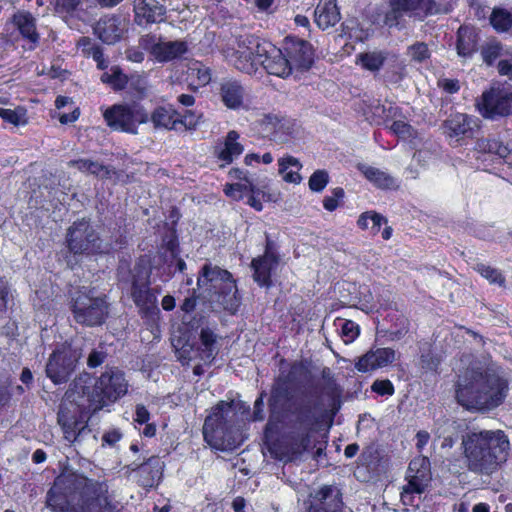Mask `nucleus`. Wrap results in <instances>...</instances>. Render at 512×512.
Segmentation results:
<instances>
[{"instance_id": "nucleus-1", "label": "nucleus", "mask_w": 512, "mask_h": 512, "mask_svg": "<svg viewBox=\"0 0 512 512\" xmlns=\"http://www.w3.org/2000/svg\"><path fill=\"white\" fill-rule=\"evenodd\" d=\"M45 504L53 512H122L110 500L106 481L78 473L58 476L46 494Z\"/></svg>"}, {"instance_id": "nucleus-2", "label": "nucleus", "mask_w": 512, "mask_h": 512, "mask_svg": "<svg viewBox=\"0 0 512 512\" xmlns=\"http://www.w3.org/2000/svg\"><path fill=\"white\" fill-rule=\"evenodd\" d=\"M127 390L128 383L123 372L117 368H108L95 381L88 373L80 374L70 384L66 396L79 407L94 413L117 401Z\"/></svg>"}, {"instance_id": "nucleus-3", "label": "nucleus", "mask_w": 512, "mask_h": 512, "mask_svg": "<svg viewBox=\"0 0 512 512\" xmlns=\"http://www.w3.org/2000/svg\"><path fill=\"white\" fill-rule=\"evenodd\" d=\"M466 467L480 475H491L507 460L510 444L501 430L471 431L461 438Z\"/></svg>"}, {"instance_id": "nucleus-4", "label": "nucleus", "mask_w": 512, "mask_h": 512, "mask_svg": "<svg viewBox=\"0 0 512 512\" xmlns=\"http://www.w3.org/2000/svg\"><path fill=\"white\" fill-rule=\"evenodd\" d=\"M507 390L506 380L495 373L472 368L459 377L456 399L467 409H491L503 402Z\"/></svg>"}, {"instance_id": "nucleus-5", "label": "nucleus", "mask_w": 512, "mask_h": 512, "mask_svg": "<svg viewBox=\"0 0 512 512\" xmlns=\"http://www.w3.org/2000/svg\"><path fill=\"white\" fill-rule=\"evenodd\" d=\"M321 406V394L317 389H305L292 399L291 412L295 416V426L298 432L293 437L289 460L296 459L309 448L311 433L318 423V412L321 410Z\"/></svg>"}, {"instance_id": "nucleus-6", "label": "nucleus", "mask_w": 512, "mask_h": 512, "mask_svg": "<svg viewBox=\"0 0 512 512\" xmlns=\"http://www.w3.org/2000/svg\"><path fill=\"white\" fill-rule=\"evenodd\" d=\"M389 7L384 24L390 28L398 26L404 15L422 21L431 15L448 13L451 9L449 2L437 0H389Z\"/></svg>"}, {"instance_id": "nucleus-7", "label": "nucleus", "mask_w": 512, "mask_h": 512, "mask_svg": "<svg viewBox=\"0 0 512 512\" xmlns=\"http://www.w3.org/2000/svg\"><path fill=\"white\" fill-rule=\"evenodd\" d=\"M72 301V312L77 323L87 326L101 325L108 315L105 297L96 296L93 290L86 287L75 292Z\"/></svg>"}, {"instance_id": "nucleus-8", "label": "nucleus", "mask_w": 512, "mask_h": 512, "mask_svg": "<svg viewBox=\"0 0 512 512\" xmlns=\"http://www.w3.org/2000/svg\"><path fill=\"white\" fill-rule=\"evenodd\" d=\"M231 414L234 415L232 402L220 401L205 419L203 436L205 441L215 449L232 448L231 443L226 442V435L231 428Z\"/></svg>"}, {"instance_id": "nucleus-9", "label": "nucleus", "mask_w": 512, "mask_h": 512, "mask_svg": "<svg viewBox=\"0 0 512 512\" xmlns=\"http://www.w3.org/2000/svg\"><path fill=\"white\" fill-rule=\"evenodd\" d=\"M103 117L110 128L129 134H137L138 125L149 120L148 112L138 103L115 104L104 111Z\"/></svg>"}, {"instance_id": "nucleus-10", "label": "nucleus", "mask_w": 512, "mask_h": 512, "mask_svg": "<svg viewBox=\"0 0 512 512\" xmlns=\"http://www.w3.org/2000/svg\"><path fill=\"white\" fill-rule=\"evenodd\" d=\"M66 242L73 254H95L109 251L86 219L75 221L67 230Z\"/></svg>"}, {"instance_id": "nucleus-11", "label": "nucleus", "mask_w": 512, "mask_h": 512, "mask_svg": "<svg viewBox=\"0 0 512 512\" xmlns=\"http://www.w3.org/2000/svg\"><path fill=\"white\" fill-rule=\"evenodd\" d=\"M118 278L121 283L131 284V297L137 307L146 312L156 308L157 298L148 287L149 275L146 270L135 267L130 271L128 267L120 265Z\"/></svg>"}, {"instance_id": "nucleus-12", "label": "nucleus", "mask_w": 512, "mask_h": 512, "mask_svg": "<svg viewBox=\"0 0 512 512\" xmlns=\"http://www.w3.org/2000/svg\"><path fill=\"white\" fill-rule=\"evenodd\" d=\"M82 356L80 346H63L61 349L54 351L46 364L47 377L54 384L67 382Z\"/></svg>"}, {"instance_id": "nucleus-13", "label": "nucleus", "mask_w": 512, "mask_h": 512, "mask_svg": "<svg viewBox=\"0 0 512 512\" xmlns=\"http://www.w3.org/2000/svg\"><path fill=\"white\" fill-rule=\"evenodd\" d=\"M267 42L261 43L255 36H241L232 54V62L236 69L252 74L261 63V57L266 53Z\"/></svg>"}, {"instance_id": "nucleus-14", "label": "nucleus", "mask_w": 512, "mask_h": 512, "mask_svg": "<svg viewBox=\"0 0 512 512\" xmlns=\"http://www.w3.org/2000/svg\"><path fill=\"white\" fill-rule=\"evenodd\" d=\"M480 114L489 119L512 114V91L505 87H492L484 92L477 103Z\"/></svg>"}, {"instance_id": "nucleus-15", "label": "nucleus", "mask_w": 512, "mask_h": 512, "mask_svg": "<svg viewBox=\"0 0 512 512\" xmlns=\"http://www.w3.org/2000/svg\"><path fill=\"white\" fill-rule=\"evenodd\" d=\"M217 335L208 327L201 328L199 334V344L183 346L180 351V358L188 361L200 360L204 364H210L219 352Z\"/></svg>"}, {"instance_id": "nucleus-16", "label": "nucleus", "mask_w": 512, "mask_h": 512, "mask_svg": "<svg viewBox=\"0 0 512 512\" xmlns=\"http://www.w3.org/2000/svg\"><path fill=\"white\" fill-rule=\"evenodd\" d=\"M408 482L403 487L402 499L405 501L407 495L412 493H422L431 480L430 462L426 457H418L413 459L408 467Z\"/></svg>"}, {"instance_id": "nucleus-17", "label": "nucleus", "mask_w": 512, "mask_h": 512, "mask_svg": "<svg viewBox=\"0 0 512 512\" xmlns=\"http://www.w3.org/2000/svg\"><path fill=\"white\" fill-rule=\"evenodd\" d=\"M141 45L149 50L156 61L160 63L170 62L180 58L188 51L185 41H158L154 42L153 36H145L141 39Z\"/></svg>"}, {"instance_id": "nucleus-18", "label": "nucleus", "mask_w": 512, "mask_h": 512, "mask_svg": "<svg viewBox=\"0 0 512 512\" xmlns=\"http://www.w3.org/2000/svg\"><path fill=\"white\" fill-rule=\"evenodd\" d=\"M284 50L292 70L307 71L314 61L312 46L305 40L287 37Z\"/></svg>"}, {"instance_id": "nucleus-19", "label": "nucleus", "mask_w": 512, "mask_h": 512, "mask_svg": "<svg viewBox=\"0 0 512 512\" xmlns=\"http://www.w3.org/2000/svg\"><path fill=\"white\" fill-rule=\"evenodd\" d=\"M261 126L276 143H287L298 131L295 120L277 115H266L261 121Z\"/></svg>"}, {"instance_id": "nucleus-20", "label": "nucleus", "mask_w": 512, "mask_h": 512, "mask_svg": "<svg viewBox=\"0 0 512 512\" xmlns=\"http://www.w3.org/2000/svg\"><path fill=\"white\" fill-rule=\"evenodd\" d=\"M479 128V120L464 113L453 114L443 122L444 133L450 138L473 137Z\"/></svg>"}, {"instance_id": "nucleus-21", "label": "nucleus", "mask_w": 512, "mask_h": 512, "mask_svg": "<svg viewBox=\"0 0 512 512\" xmlns=\"http://www.w3.org/2000/svg\"><path fill=\"white\" fill-rule=\"evenodd\" d=\"M266 53L261 57L260 66H262L269 74L285 78L292 73L286 55L282 51L267 43Z\"/></svg>"}, {"instance_id": "nucleus-22", "label": "nucleus", "mask_w": 512, "mask_h": 512, "mask_svg": "<svg viewBox=\"0 0 512 512\" xmlns=\"http://www.w3.org/2000/svg\"><path fill=\"white\" fill-rule=\"evenodd\" d=\"M340 489L334 485L322 486L314 495L313 512H340L343 506Z\"/></svg>"}, {"instance_id": "nucleus-23", "label": "nucleus", "mask_w": 512, "mask_h": 512, "mask_svg": "<svg viewBox=\"0 0 512 512\" xmlns=\"http://www.w3.org/2000/svg\"><path fill=\"white\" fill-rule=\"evenodd\" d=\"M134 12L138 25L152 24L165 20L166 8L157 0H134Z\"/></svg>"}, {"instance_id": "nucleus-24", "label": "nucleus", "mask_w": 512, "mask_h": 512, "mask_svg": "<svg viewBox=\"0 0 512 512\" xmlns=\"http://www.w3.org/2000/svg\"><path fill=\"white\" fill-rule=\"evenodd\" d=\"M395 350L392 348H378L370 350L358 358L355 367L360 372H368L385 367L395 361Z\"/></svg>"}, {"instance_id": "nucleus-25", "label": "nucleus", "mask_w": 512, "mask_h": 512, "mask_svg": "<svg viewBox=\"0 0 512 512\" xmlns=\"http://www.w3.org/2000/svg\"><path fill=\"white\" fill-rule=\"evenodd\" d=\"M304 373V367L297 364L292 365L288 373H281L273 386L272 398L277 401L292 399V390Z\"/></svg>"}, {"instance_id": "nucleus-26", "label": "nucleus", "mask_w": 512, "mask_h": 512, "mask_svg": "<svg viewBox=\"0 0 512 512\" xmlns=\"http://www.w3.org/2000/svg\"><path fill=\"white\" fill-rule=\"evenodd\" d=\"M270 243H267V249L262 257L254 259L251 266L254 270L253 278L260 286H269L271 284V271L277 266V256L269 251Z\"/></svg>"}, {"instance_id": "nucleus-27", "label": "nucleus", "mask_w": 512, "mask_h": 512, "mask_svg": "<svg viewBox=\"0 0 512 512\" xmlns=\"http://www.w3.org/2000/svg\"><path fill=\"white\" fill-rule=\"evenodd\" d=\"M336 0H319L314 10V21L322 29H328L340 21Z\"/></svg>"}, {"instance_id": "nucleus-28", "label": "nucleus", "mask_w": 512, "mask_h": 512, "mask_svg": "<svg viewBox=\"0 0 512 512\" xmlns=\"http://www.w3.org/2000/svg\"><path fill=\"white\" fill-rule=\"evenodd\" d=\"M94 31L101 41L107 44H113L120 40L125 28L119 18L109 17L100 20L95 26Z\"/></svg>"}, {"instance_id": "nucleus-29", "label": "nucleus", "mask_w": 512, "mask_h": 512, "mask_svg": "<svg viewBox=\"0 0 512 512\" xmlns=\"http://www.w3.org/2000/svg\"><path fill=\"white\" fill-rule=\"evenodd\" d=\"M479 34L475 28L461 26L457 33V53L460 57L467 58L477 51Z\"/></svg>"}, {"instance_id": "nucleus-30", "label": "nucleus", "mask_w": 512, "mask_h": 512, "mask_svg": "<svg viewBox=\"0 0 512 512\" xmlns=\"http://www.w3.org/2000/svg\"><path fill=\"white\" fill-rule=\"evenodd\" d=\"M232 278V275L227 270L221 269L218 266L205 264L202 267L201 274L198 277L197 285L199 287L210 284L209 291L218 289L223 283Z\"/></svg>"}, {"instance_id": "nucleus-31", "label": "nucleus", "mask_w": 512, "mask_h": 512, "mask_svg": "<svg viewBox=\"0 0 512 512\" xmlns=\"http://www.w3.org/2000/svg\"><path fill=\"white\" fill-rule=\"evenodd\" d=\"M214 292L216 294V301L223 309L230 312L236 311L239 299L237 297V287L232 278L219 286L218 289H215Z\"/></svg>"}, {"instance_id": "nucleus-32", "label": "nucleus", "mask_w": 512, "mask_h": 512, "mask_svg": "<svg viewBox=\"0 0 512 512\" xmlns=\"http://www.w3.org/2000/svg\"><path fill=\"white\" fill-rule=\"evenodd\" d=\"M13 23L20 34L29 42L36 44L39 40V34L36 31L35 18L27 11H18L13 16Z\"/></svg>"}, {"instance_id": "nucleus-33", "label": "nucleus", "mask_w": 512, "mask_h": 512, "mask_svg": "<svg viewBox=\"0 0 512 512\" xmlns=\"http://www.w3.org/2000/svg\"><path fill=\"white\" fill-rule=\"evenodd\" d=\"M364 176L380 189H392L397 187L396 180L388 173L364 164L358 165Z\"/></svg>"}, {"instance_id": "nucleus-34", "label": "nucleus", "mask_w": 512, "mask_h": 512, "mask_svg": "<svg viewBox=\"0 0 512 512\" xmlns=\"http://www.w3.org/2000/svg\"><path fill=\"white\" fill-rule=\"evenodd\" d=\"M137 470L141 477L140 482L142 486L151 487L160 478V460L158 457L152 456L146 462L140 464Z\"/></svg>"}, {"instance_id": "nucleus-35", "label": "nucleus", "mask_w": 512, "mask_h": 512, "mask_svg": "<svg viewBox=\"0 0 512 512\" xmlns=\"http://www.w3.org/2000/svg\"><path fill=\"white\" fill-rule=\"evenodd\" d=\"M175 110L159 106L154 109L150 116V120L156 129L176 130L178 118Z\"/></svg>"}, {"instance_id": "nucleus-36", "label": "nucleus", "mask_w": 512, "mask_h": 512, "mask_svg": "<svg viewBox=\"0 0 512 512\" xmlns=\"http://www.w3.org/2000/svg\"><path fill=\"white\" fill-rule=\"evenodd\" d=\"M221 98L231 109L239 108L243 102V88L236 81H228L221 85Z\"/></svg>"}, {"instance_id": "nucleus-37", "label": "nucleus", "mask_w": 512, "mask_h": 512, "mask_svg": "<svg viewBox=\"0 0 512 512\" xmlns=\"http://www.w3.org/2000/svg\"><path fill=\"white\" fill-rule=\"evenodd\" d=\"M239 134L235 130L228 132L224 147L218 152V158L231 163L234 157L239 156L243 152V146L238 142Z\"/></svg>"}, {"instance_id": "nucleus-38", "label": "nucleus", "mask_w": 512, "mask_h": 512, "mask_svg": "<svg viewBox=\"0 0 512 512\" xmlns=\"http://www.w3.org/2000/svg\"><path fill=\"white\" fill-rule=\"evenodd\" d=\"M279 173L283 180L289 183L298 184L301 181V175L298 171H287L289 167H296L298 170L302 167L299 160L293 156H286L278 160Z\"/></svg>"}, {"instance_id": "nucleus-39", "label": "nucleus", "mask_w": 512, "mask_h": 512, "mask_svg": "<svg viewBox=\"0 0 512 512\" xmlns=\"http://www.w3.org/2000/svg\"><path fill=\"white\" fill-rule=\"evenodd\" d=\"M383 223L386 224L387 219L375 211L364 212L357 220L359 228L362 230L370 229L373 235H376L380 231Z\"/></svg>"}, {"instance_id": "nucleus-40", "label": "nucleus", "mask_w": 512, "mask_h": 512, "mask_svg": "<svg viewBox=\"0 0 512 512\" xmlns=\"http://www.w3.org/2000/svg\"><path fill=\"white\" fill-rule=\"evenodd\" d=\"M130 92L138 100L146 98L149 94V83L145 75L134 73L128 77V84Z\"/></svg>"}, {"instance_id": "nucleus-41", "label": "nucleus", "mask_w": 512, "mask_h": 512, "mask_svg": "<svg viewBox=\"0 0 512 512\" xmlns=\"http://www.w3.org/2000/svg\"><path fill=\"white\" fill-rule=\"evenodd\" d=\"M128 77L118 66L111 67L109 72L101 76L103 83L110 85L114 90H123L128 84Z\"/></svg>"}, {"instance_id": "nucleus-42", "label": "nucleus", "mask_w": 512, "mask_h": 512, "mask_svg": "<svg viewBox=\"0 0 512 512\" xmlns=\"http://www.w3.org/2000/svg\"><path fill=\"white\" fill-rule=\"evenodd\" d=\"M57 420L62 426L67 439H70L71 437L76 438L75 429L77 428L78 423L75 416L72 415L70 410L64 405H61L59 408Z\"/></svg>"}, {"instance_id": "nucleus-43", "label": "nucleus", "mask_w": 512, "mask_h": 512, "mask_svg": "<svg viewBox=\"0 0 512 512\" xmlns=\"http://www.w3.org/2000/svg\"><path fill=\"white\" fill-rule=\"evenodd\" d=\"M361 65L370 71H378L386 60V55L380 51L361 53L358 55Z\"/></svg>"}, {"instance_id": "nucleus-44", "label": "nucleus", "mask_w": 512, "mask_h": 512, "mask_svg": "<svg viewBox=\"0 0 512 512\" xmlns=\"http://www.w3.org/2000/svg\"><path fill=\"white\" fill-rule=\"evenodd\" d=\"M187 74L189 78L196 80L198 86H205L211 80L209 68L198 61L192 62L189 65Z\"/></svg>"}, {"instance_id": "nucleus-45", "label": "nucleus", "mask_w": 512, "mask_h": 512, "mask_svg": "<svg viewBox=\"0 0 512 512\" xmlns=\"http://www.w3.org/2000/svg\"><path fill=\"white\" fill-rule=\"evenodd\" d=\"M490 22L497 31L505 32L512 26V15L505 9H494Z\"/></svg>"}, {"instance_id": "nucleus-46", "label": "nucleus", "mask_w": 512, "mask_h": 512, "mask_svg": "<svg viewBox=\"0 0 512 512\" xmlns=\"http://www.w3.org/2000/svg\"><path fill=\"white\" fill-rule=\"evenodd\" d=\"M505 148L502 142L496 138L491 137H480L475 142L474 149L478 152L491 153L497 156L500 155V149Z\"/></svg>"}, {"instance_id": "nucleus-47", "label": "nucleus", "mask_w": 512, "mask_h": 512, "mask_svg": "<svg viewBox=\"0 0 512 512\" xmlns=\"http://www.w3.org/2000/svg\"><path fill=\"white\" fill-rule=\"evenodd\" d=\"M458 426L455 421H446L443 431H440V429L437 430L438 437L443 438L441 443L442 448H452L457 442L458 437L454 435V432H456Z\"/></svg>"}, {"instance_id": "nucleus-48", "label": "nucleus", "mask_w": 512, "mask_h": 512, "mask_svg": "<svg viewBox=\"0 0 512 512\" xmlns=\"http://www.w3.org/2000/svg\"><path fill=\"white\" fill-rule=\"evenodd\" d=\"M483 60L491 65L497 58L503 57L507 53L503 51L502 45L497 41H490L481 50Z\"/></svg>"}, {"instance_id": "nucleus-49", "label": "nucleus", "mask_w": 512, "mask_h": 512, "mask_svg": "<svg viewBox=\"0 0 512 512\" xmlns=\"http://www.w3.org/2000/svg\"><path fill=\"white\" fill-rule=\"evenodd\" d=\"M0 117L15 126L25 125L27 123L26 111L23 108L14 110L0 108Z\"/></svg>"}, {"instance_id": "nucleus-50", "label": "nucleus", "mask_w": 512, "mask_h": 512, "mask_svg": "<svg viewBox=\"0 0 512 512\" xmlns=\"http://www.w3.org/2000/svg\"><path fill=\"white\" fill-rule=\"evenodd\" d=\"M329 182L328 172L316 170L309 178V188L314 192H321Z\"/></svg>"}, {"instance_id": "nucleus-51", "label": "nucleus", "mask_w": 512, "mask_h": 512, "mask_svg": "<svg viewBox=\"0 0 512 512\" xmlns=\"http://www.w3.org/2000/svg\"><path fill=\"white\" fill-rule=\"evenodd\" d=\"M88 173L101 179H110L117 175V172L110 166H105L98 161L92 160H90V164H88Z\"/></svg>"}, {"instance_id": "nucleus-52", "label": "nucleus", "mask_w": 512, "mask_h": 512, "mask_svg": "<svg viewBox=\"0 0 512 512\" xmlns=\"http://www.w3.org/2000/svg\"><path fill=\"white\" fill-rule=\"evenodd\" d=\"M476 270L491 283L503 286L505 278L498 270L491 268L490 266H486L485 264H477Z\"/></svg>"}, {"instance_id": "nucleus-53", "label": "nucleus", "mask_w": 512, "mask_h": 512, "mask_svg": "<svg viewBox=\"0 0 512 512\" xmlns=\"http://www.w3.org/2000/svg\"><path fill=\"white\" fill-rule=\"evenodd\" d=\"M408 54L413 60L417 62H423L430 57V51L427 44L424 42H417L409 46Z\"/></svg>"}, {"instance_id": "nucleus-54", "label": "nucleus", "mask_w": 512, "mask_h": 512, "mask_svg": "<svg viewBox=\"0 0 512 512\" xmlns=\"http://www.w3.org/2000/svg\"><path fill=\"white\" fill-rule=\"evenodd\" d=\"M390 129L394 134L403 139L412 138L415 136L416 133L414 128L410 124L403 121H394L390 126Z\"/></svg>"}, {"instance_id": "nucleus-55", "label": "nucleus", "mask_w": 512, "mask_h": 512, "mask_svg": "<svg viewBox=\"0 0 512 512\" xmlns=\"http://www.w3.org/2000/svg\"><path fill=\"white\" fill-rule=\"evenodd\" d=\"M341 333L344 342L350 343L358 336L359 329L358 326L353 321L345 320L342 323Z\"/></svg>"}, {"instance_id": "nucleus-56", "label": "nucleus", "mask_w": 512, "mask_h": 512, "mask_svg": "<svg viewBox=\"0 0 512 512\" xmlns=\"http://www.w3.org/2000/svg\"><path fill=\"white\" fill-rule=\"evenodd\" d=\"M344 190L342 188H335L333 196H326L323 199V206L328 211H334L338 207V200L343 198Z\"/></svg>"}, {"instance_id": "nucleus-57", "label": "nucleus", "mask_w": 512, "mask_h": 512, "mask_svg": "<svg viewBox=\"0 0 512 512\" xmlns=\"http://www.w3.org/2000/svg\"><path fill=\"white\" fill-rule=\"evenodd\" d=\"M55 9L59 13H72L81 3V0H54Z\"/></svg>"}, {"instance_id": "nucleus-58", "label": "nucleus", "mask_w": 512, "mask_h": 512, "mask_svg": "<svg viewBox=\"0 0 512 512\" xmlns=\"http://www.w3.org/2000/svg\"><path fill=\"white\" fill-rule=\"evenodd\" d=\"M372 390L379 395H392L394 387L390 380H376L372 384Z\"/></svg>"}, {"instance_id": "nucleus-59", "label": "nucleus", "mask_w": 512, "mask_h": 512, "mask_svg": "<svg viewBox=\"0 0 512 512\" xmlns=\"http://www.w3.org/2000/svg\"><path fill=\"white\" fill-rule=\"evenodd\" d=\"M107 353L103 350H92L87 358V365L90 368H96L104 363Z\"/></svg>"}, {"instance_id": "nucleus-60", "label": "nucleus", "mask_w": 512, "mask_h": 512, "mask_svg": "<svg viewBox=\"0 0 512 512\" xmlns=\"http://www.w3.org/2000/svg\"><path fill=\"white\" fill-rule=\"evenodd\" d=\"M420 363L423 369L433 371L436 370L440 364V359L429 352L421 356Z\"/></svg>"}, {"instance_id": "nucleus-61", "label": "nucleus", "mask_w": 512, "mask_h": 512, "mask_svg": "<svg viewBox=\"0 0 512 512\" xmlns=\"http://www.w3.org/2000/svg\"><path fill=\"white\" fill-rule=\"evenodd\" d=\"M10 297V289L7 281L0 277V311L7 308V304Z\"/></svg>"}, {"instance_id": "nucleus-62", "label": "nucleus", "mask_w": 512, "mask_h": 512, "mask_svg": "<svg viewBox=\"0 0 512 512\" xmlns=\"http://www.w3.org/2000/svg\"><path fill=\"white\" fill-rule=\"evenodd\" d=\"M201 116H195L192 111H187L182 119H178V124L183 125L186 129L193 130L199 123Z\"/></svg>"}, {"instance_id": "nucleus-63", "label": "nucleus", "mask_w": 512, "mask_h": 512, "mask_svg": "<svg viewBox=\"0 0 512 512\" xmlns=\"http://www.w3.org/2000/svg\"><path fill=\"white\" fill-rule=\"evenodd\" d=\"M122 437V434L117 429H112L103 434L102 440L104 443L114 446Z\"/></svg>"}, {"instance_id": "nucleus-64", "label": "nucleus", "mask_w": 512, "mask_h": 512, "mask_svg": "<svg viewBox=\"0 0 512 512\" xmlns=\"http://www.w3.org/2000/svg\"><path fill=\"white\" fill-rule=\"evenodd\" d=\"M497 69L500 75L507 76L512 80V64L508 60H500Z\"/></svg>"}]
</instances>
